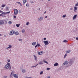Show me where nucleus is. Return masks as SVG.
<instances>
[{"instance_id": "e433bc0d", "label": "nucleus", "mask_w": 78, "mask_h": 78, "mask_svg": "<svg viewBox=\"0 0 78 78\" xmlns=\"http://www.w3.org/2000/svg\"><path fill=\"white\" fill-rule=\"evenodd\" d=\"M30 3H34V2H33V1H30Z\"/></svg>"}, {"instance_id": "9b49d317", "label": "nucleus", "mask_w": 78, "mask_h": 78, "mask_svg": "<svg viewBox=\"0 0 78 78\" xmlns=\"http://www.w3.org/2000/svg\"><path fill=\"white\" fill-rule=\"evenodd\" d=\"M43 18L42 17H40L39 18H38V20H40V21L41 20H43Z\"/></svg>"}, {"instance_id": "603ef678", "label": "nucleus", "mask_w": 78, "mask_h": 78, "mask_svg": "<svg viewBox=\"0 0 78 78\" xmlns=\"http://www.w3.org/2000/svg\"><path fill=\"white\" fill-rule=\"evenodd\" d=\"M20 6H22V4H20Z\"/></svg>"}, {"instance_id": "473e14b6", "label": "nucleus", "mask_w": 78, "mask_h": 78, "mask_svg": "<svg viewBox=\"0 0 78 78\" xmlns=\"http://www.w3.org/2000/svg\"><path fill=\"white\" fill-rule=\"evenodd\" d=\"M37 45L38 47H41V45H40V44H37Z\"/></svg>"}, {"instance_id": "0eeeda50", "label": "nucleus", "mask_w": 78, "mask_h": 78, "mask_svg": "<svg viewBox=\"0 0 78 78\" xmlns=\"http://www.w3.org/2000/svg\"><path fill=\"white\" fill-rule=\"evenodd\" d=\"M12 45H11V44H9V47H7L6 48V50H8L9 48H12Z\"/></svg>"}, {"instance_id": "e2e57ef3", "label": "nucleus", "mask_w": 78, "mask_h": 78, "mask_svg": "<svg viewBox=\"0 0 78 78\" xmlns=\"http://www.w3.org/2000/svg\"><path fill=\"white\" fill-rule=\"evenodd\" d=\"M31 77H28V78H31Z\"/></svg>"}, {"instance_id": "864d4df0", "label": "nucleus", "mask_w": 78, "mask_h": 78, "mask_svg": "<svg viewBox=\"0 0 78 78\" xmlns=\"http://www.w3.org/2000/svg\"><path fill=\"white\" fill-rule=\"evenodd\" d=\"M47 12V11H45V12H44V14H45Z\"/></svg>"}, {"instance_id": "20e7f679", "label": "nucleus", "mask_w": 78, "mask_h": 78, "mask_svg": "<svg viewBox=\"0 0 78 78\" xmlns=\"http://www.w3.org/2000/svg\"><path fill=\"white\" fill-rule=\"evenodd\" d=\"M44 43V44L45 45H48L49 44V43H48V41H43Z\"/></svg>"}, {"instance_id": "5701e85b", "label": "nucleus", "mask_w": 78, "mask_h": 78, "mask_svg": "<svg viewBox=\"0 0 78 78\" xmlns=\"http://www.w3.org/2000/svg\"><path fill=\"white\" fill-rule=\"evenodd\" d=\"M5 6H6V5H4V4H2V8H4V7H5Z\"/></svg>"}, {"instance_id": "f257e3e1", "label": "nucleus", "mask_w": 78, "mask_h": 78, "mask_svg": "<svg viewBox=\"0 0 78 78\" xmlns=\"http://www.w3.org/2000/svg\"><path fill=\"white\" fill-rule=\"evenodd\" d=\"M5 69H9V70L11 69V64L9 63H7V64L5 66Z\"/></svg>"}, {"instance_id": "8fccbe9b", "label": "nucleus", "mask_w": 78, "mask_h": 78, "mask_svg": "<svg viewBox=\"0 0 78 78\" xmlns=\"http://www.w3.org/2000/svg\"><path fill=\"white\" fill-rule=\"evenodd\" d=\"M37 47V44L35 46V48H36V47Z\"/></svg>"}, {"instance_id": "de8ad7c7", "label": "nucleus", "mask_w": 78, "mask_h": 78, "mask_svg": "<svg viewBox=\"0 0 78 78\" xmlns=\"http://www.w3.org/2000/svg\"><path fill=\"white\" fill-rule=\"evenodd\" d=\"M0 12L2 13V12H3V11H2L1 10H0Z\"/></svg>"}, {"instance_id": "9d476101", "label": "nucleus", "mask_w": 78, "mask_h": 78, "mask_svg": "<svg viewBox=\"0 0 78 78\" xmlns=\"http://www.w3.org/2000/svg\"><path fill=\"white\" fill-rule=\"evenodd\" d=\"M34 58L35 60L37 61V57L35 55H34Z\"/></svg>"}, {"instance_id": "a878e982", "label": "nucleus", "mask_w": 78, "mask_h": 78, "mask_svg": "<svg viewBox=\"0 0 78 78\" xmlns=\"http://www.w3.org/2000/svg\"><path fill=\"white\" fill-rule=\"evenodd\" d=\"M43 62H45V63H46V64H48V62H47L45 60H43Z\"/></svg>"}, {"instance_id": "f704fd0d", "label": "nucleus", "mask_w": 78, "mask_h": 78, "mask_svg": "<svg viewBox=\"0 0 78 78\" xmlns=\"http://www.w3.org/2000/svg\"><path fill=\"white\" fill-rule=\"evenodd\" d=\"M40 74L41 75H42V74H43V71H41L40 73Z\"/></svg>"}, {"instance_id": "a18cd8bd", "label": "nucleus", "mask_w": 78, "mask_h": 78, "mask_svg": "<svg viewBox=\"0 0 78 78\" xmlns=\"http://www.w3.org/2000/svg\"><path fill=\"white\" fill-rule=\"evenodd\" d=\"M13 17H14V18H15V19H16V16H13Z\"/></svg>"}, {"instance_id": "09e8293b", "label": "nucleus", "mask_w": 78, "mask_h": 78, "mask_svg": "<svg viewBox=\"0 0 78 78\" xmlns=\"http://www.w3.org/2000/svg\"><path fill=\"white\" fill-rule=\"evenodd\" d=\"M36 67V66H32V67L34 68V67Z\"/></svg>"}, {"instance_id": "c756f323", "label": "nucleus", "mask_w": 78, "mask_h": 78, "mask_svg": "<svg viewBox=\"0 0 78 78\" xmlns=\"http://www.w3.org/2000/svg\"><path fill=\"white\" fill-rule=\"evenodd\" d=\"M4 21L5 22V24H7V23H8V22L7 21H6V20H5Z\"/></svg>"}, {"instance_id": "a211bd4d", "label": "nucleus", "mask_w": 78, "mask_h": 78, "mask_svg": "<svg viewBox=\"0 0 78 78\" xmlns=\"http://www.w3.org/2000/svg\"><path fill=\"white\" fill-rule=\"evenodd\" d=\"M15 34L16 35H18L19 34V32H15Z\"/></svg>"}, {"instance_id": "ea45409f", "label": "nucleus", "mask_w": 78, "mask_h": 78, "mask_svg": "<svg viewBox=\"0 0 78 78\" xmlns=\"http://www.w3.org/2000/svg\"><path fill=\"white\" fill-rule=\"evenodd\" d=\"M23 2H27V0H23Z\"/></svg>"}, {"instance_id": "69168bd1", "label": "nucleus", "mask_w": 78, "mask_h": 78, "mask_svg": "<svg viewBox=\"0 0 78 78\" xmlns=\"http://www.w3.org/2000/svg\"><path fill=\"white\" fill-rule=\"evenodd\" d=\"M76 8V6H75L74 8Z\"/></svg>"}, {"instance_id": "a19ab883", "label": "nucleus", "mask_w": 78, "mask_h": 78, "mask_svg": "<svg viewBox=\"0 0 78 78\" xmlns=\"http://www.w3.org/2000/svg\"><path fill=\"white\" fill-rule=\"evenodd\" d=\"M9 13H10V11H9V12H6V14H9Z\"/></svg>"}, {"instance_id": "c85d7f7f", "label": "nucleus", "mask_w": 78, "mask_h": 78, "mask_svg": "<svg viewBox=\"0 0 78 78\" xmlns=\"http://www.w3.org/2000/svg\"><path fill=\"white\" fill-rule=\"evenodd\" d=\"M66 56H67V54L66 53L65 54V55L64 56V58H65Z\"/></svg>"}, {"instance_id": "4468645a", "label": "nucleus", "mask_w": 78, "mask_h": 78, "mask_svg": "<svg viewBox=\"0 0 78 78\" xmlns=\"http://www.w3.org/2000/svg\"><path fill=\"white\" fill-rule=\"evenodd\" d=\"M36 44V42H34L32 43V45H35Z\"/></svg>"}, {"instance_id": "4be33fe9", "label": "nucleus", "mask_w": 78, "mask_h": 78, "mask_svg": "<svg viewBox=\"0 0 78 78\" xmlns=\"http://www.w3.org/2000/svg\"><path fill=\"white\" fill-rule=\"evenodd\" d=\"M12 22L11 21H9L8 22V23L9 24V25L12 24Z\"/></svg>"}, {"instance_id": "4c0bfd02", "label": "nucleus", "mask_w": 78, "mask_h": 78, "mask_svg": "<svg viewBox=\"0 0 78 78\" xmlns=\"http://www.w3.org/2000/svg\"><path fill=\"white\" fill-rule=\"evenodd\" d=\"M25 3H26V2H23V5H25Z\"/></svg>"}, {"instance_id": "49530a36", "label": "nucleus", "mask_w": 78, "mask_h": 78, "mask_svg": "<svg viewBox=\"0 0 78 78\" xmlns=\"http://www.w3.org/2000/svg\"><path fill=\"white\" fill-rule=\"evenodd\" d=\"M17 3H18L19 4H20V5L21 4V3H20V2H18Z\"/></svg>"}, {"instance_id": "f03ea898", "label": "nucleus", "mask_w": 78, "mask_h": 78, "mask_svg": "<svg viewBox=\"0 0 78 78\" xmlns=\"http://www.w3.org/2000/svg\"><path fill=\"white\" fill-rule=\"evenodd\" d=\"M14 14L15 16H17L18 14V10L17 9H15L14 10Z\"/></svg>"}, {"instance_id": "cd10ccee", "label": "nucleus", "mask_w": 78, "mask_h": 78, "mask_svg": "<svg viewBox=\"0 0 78 78\" xmlns=\"http://www.w3.org/2000/svg\"><path fill=\"white\" fill-rule=\"evenodd\" d=\"M6 10H9V7H6Z\"/></svg>"}, {"instance_id": "6e6d98bb", "label": "nucleus", "mask_w": 78, "mask_h": 78, "mask_svg": "<svg viewBox=\"0 0 78 78\" xmlns=\"http://www.w3.org/2000/svg\"><path fill=\"white\" fill-rule=\"evenodd\" d=\"M47 78H50V76L47 77Z\"/></svg>"}, {"instance_id": "39448f33", "label": "nucleus", "mask_w": 78, "mask_h": 78, "mask_svg": "<svg viewBox=\"0 0 78 78\" xmlns=\"http://www.w3.org/2000/svg\"><path fill=\"white\" fill-rule=\"evenodd\" d=\"M4 24H5V23L4 20H0V26L2 25H4Z\"/></svg>"}, {"instance_id": "7c9ffc66", "label": "nucleus", "mask_w": 78, "mask_h": 78, "mask_svg": "<svg viewBox=\"0 0 78 78\" xmlns=\"http://www.w3.org/2000/svg\"><path fill=\"white\" fill-rule=\"evenodd\" d=\"M29 24H30V23L27 22L26 24V25H29Z\"/></svg>"}, {"instance_id": "c03bdc74", "label": "nucleus", "mask_w": 78, "mask_h": 78, "mask_svg": "<svg viewBox=\"0 0 78 78\" xmlns=\"http://www.w3.org/2000/svg\"><path fill=\"white\" fill-rule=\"evenodd\" d=\"M76 40H77V41H78V37H76Z\"/></svg>"}, {"instance_id": "72a5a7b5", "label": "nucleus", "mask_w": 78, "mask_h": 78, "mask_svg": "<svg viewBox=\"0 0 78 78\" xmlns=\"http://www.w3.org/2000/svg\"><path fill=\"white\" fill-rule=\"evenodd\" d=\"M16 26L17 27H19V26H20V24H16Z\"/></svg>"}, {"instance_id": "338daca9", "label": "nucleus", "mask_w": 78, "mask_h": 78, "mask_svg": "<svg viewBox=\"0 0 78 78\" xmlns=\"http://www.w3.org/2000/svg\"><path fill=\"white\" fill-rule=\"evenodd\" d=\"M2 16V14H0V16Z\"/></svg>"}, {"instance_id": "412c9836", "label": "nucleus", "mask_w": 78, "mask_h": 78, "mask_svg": "<svg viewBox=\"0 0 78 78\" xmlns=\"http://www.w3.org/2000/svg\"><path fill=\"white\" fill-rule=\"evenodd\" d=\"M26 6H27V7H29V6H30V4L28 3H27L26 4Z\"/></svg>"}, {"instance_id": "423d86ee", "label": "nucleus", "mask_w": 78, "mask_h": 78, "mask_svg": "<svg viewBox=\"0 0 78 78\" xmlns=\"http://www.w3.org/2000/svg\"><path fill=\"white\" fill-rule=\"evenodd\" d=\"M74 60H75V58H73L71 59H70V60L69 61V62H72V63H73Z\"/></svg>"}, {"instance_id": "5fc2aeb1", "label": "nucleus", "mask_w": 78, "mask_h": 78, "mask_svg": "<svg viewBox=\"0 0 78 78\" xmlns=\"http://www.w3.org/2000/svg\"><path fill=\"white\" fill-rule=\"evenodd\" d=\"M4 37H6V36L5 35H4Z\"/></svg>"}, {"instance_id": "052dcab7", "label": "nucleus", "mask_w": 78, "mask_h": 78, "mask_svg": "<svg viewBox=\"0 0 78 78\" xmlns=\"http://www.w3.org/2000/svg\"><path fill=\"white\" fill-rule=\"evenodd\" d=\"M25 78H28V77L26 76L25 77Z\"/></svg>"}, {"instance_id": "dca6fc26", "label": "nucleus", "mask_w": 78, "mask_h": 78, "mask_svg": "<svg viewBox=\"0 0 78 78\" xmlns=\"http://www.w3.org/2000/svg\"><path fill=\"white\" fill-rule=\"evenodd\" d=\"M70 50H69L68 51H67L66 52V53H70Z\"/></svg>"}, {"instance_id": "ddd939ff", "label": "nucleus", "mask_w": 78, "mask_h": 78, "mask_svg": "<svg viewBox=\"0 0 78 78\" xmlns=\"http://www.w3.org/2000/svg\"><path fill=\"white\" fill-rule=\"evenodd\" d=\"M72 62H69V64L68 65V66H72Z\"/></svg>"}, {"instance_id": "2eb2a0df", "label": "nucleus", "mask_w": 78, "mask_h": 78, "mask_svg": "<svg viewBox=\"0 0 78 78\" xmlns=\"http://www.w3.org/2000/svg\"><path fill=\"white\" fill-rule=\"evenodd\" d=\"M54 66H58V63H56L55 64H54Z\"/></svg>"}, {"instance_id": "f3484780", "label": "nucleus", "mask_w": 78, "mask_h": 78, "mask_svg": "<svg viewBox=\"0 0 78 78\" xmlns=\"http://www.w3.org/2000/svg\"><path fill=\"white\" fill-rule=\"evenodd\" d=\"M42 53H43V51H41L38 52V55H41L42 54Z\"/></svg>"}, {"instance_id": "c9c22d12", "label": "nucleus", "mask_w": 78, "mask_h": 78, "mask_svg": "<svg viewBox=\"0 0 78 78\" xmlns=\"http://www.w3.org/2000/svg\"><path fill=\"white\" fill-rule=\"evenodd\" d=\"M66 17V15H63L62 16V17H63V18H64V17Z\"/></svg>"}, {"instance_id": "0e129e2a", "label": "nucleus", "mask_w": 78, "mask_h": 78, "mask_svg": "<svg viewBox=\"0 0 78 78\" xmlns=\"http://www.w3.org/2000/svg\"><path fill=\"white\" fill-rule=\"evenodd\" d=\"M45 18H47V16H46L45 17Z\"/></svg>"}, {"instance_id": "13d9d810", "label": "nucleus", "mask_w": 78, "mask_h": 78, "mask_svg": "<svg viewBox=\"0 0 78 78\" xmlns=\"http://www.w3.org/2000/svg\"><path fill=\"white\" fill-rule=\"evenodd\" d=\"M22 39H19V41H22Z\"/></svg>"}, {"instance_id": "2f4dec72", "label": "nucleus", "mask_w": 78, "mask_h": 78, "mask_svg": "<svg viewBox=\"0 0 78 78\" xmlns=\"http://www.w3.org/2000/svg\"><path fill=\"white\" fill-rule=\"evenodd\" d=\"M39 64H43V63L42 62H39Z\"/></svg>"}, {"instance_id": "79ce46f5", "label": "nucleus", "mask_w": 78, "mask_h": 78, "mask_svg": "<svg viewBox=\"0 0 78 78\" xmlns=\"http://www.w3.org/2000/svg\"><path fill=\"white\" fill-rule=\"evenodd\" d=\"M7 76H4V78H7Z\"/></svg>"}, {"instance_id": "6e6552de", "label": "nucleus", "mask_w": 78, "mask_h": 78, "mask_svg": "<svg viewBox=\"0 0 78 78\" xmlns=\"http://www.w3.org/2000/svg\"><path fill=\"white\" fill-rule=\"evenodd\" d=\"M13 34H14V31L13 30H12L9 33V34L10 35H13Z\"/></svg>"}, {"instance_id": "6ab92c4d", "label": "nucleus", "mask_w": 78, "mask_h": 78, "mask_svg": "<svg viewBox=\"0 0 78 78\" xmlns=\"http://www.w3.org/2000/svg\"><path fill=\"white\" fill-rule=\"evenodd\" d=\"M68 42V41H67L66 40H65L63 41V42L66 43V42Z\"/></svg>"}, {"instance_id": "37998d69", "label": "nucleus", "mask_w": 78, "mask_h": 78, "mask_svg": "<svg viewBox=\"0 0 78 78\" xmlns=\"http://www.w3.org/2000/svg\"><path fill=\"white\" fill-rule=\"evenodd\" d=\"M50 68H47V70H50Z\"/></svg>"}, {"instance_id": "bb28decb", "label": "nucleus", "mask_w": 78, "mask_h": 78, "mask_svg": "<svg viewBox=\"0 0 78 78\" xmlns=\"http://www.w3.org/2000/svg\"><path fill=\"white\" fill-rule=\"evenodd\" d=\"M74 9L75 12H76V11H75V10H77V8L76 7L75 8H74Z\"/></svg>"}, {"instance_id": "393cba45", "label": "nucleus", "mask_w": 78, "mask_h": 78, "mask_svg": "<svg viewBox=\"0 0 78 78\" xmlns=\"http://www.w3.org/2000/svg\"><path fill=\"white\" fill-rule=\"evenodd\" d=\"M2 14L4 15H5V14H6V12H2Z\"/></svg>"}, {"instance_id": "680f3d73", "label": "nucleus", "mask_w": 78, "mask_h": 78, "mask_svg": "<svg viewBox=\"0 0 78 78\" xmlns=\"http://www.w3.org/2000/svg\"><path fill=\"white\" fill-rule=\"evenodd\" d=\"M38 64H37V65L35 66L36 67V66H38Z\"/></svg>"}, {"instance_id": "bf43d9fd", "label": "nucleus", "mask_w": 78, "mask_h": 78, "mask_svg": "<svg viewBox=\"0 0 78 78\" xmlns=\"http://www.w3.org/2000/svg\"><path fill=\"white\" fill-rule=\"evenodd\" d=\"M73 9V8H72L70 9V10H72Z\"/></svg>"}, {"instance_id": "4d7b16f0", "label": "nucleus", "mask_w": 78, "mask_h": 78, "mask_svg": "<svg viewBox=\"0 0 78 78\" xmlns=\"http://www.w3.org/2000/svg\"><path fill=\"white\" fill-rule=\"evenodd\" d=\"M7 61H8V62H10V60H7Z\"/></svg>"}, {"instance_id": "aec40b11", "label": "nucleus", "mask_w": 78, "mask_h": 78, "mask_svg": "<svg viewBox=\"0 0 78 78\" xmlns=\"http://www.w3.org/2000/svg\"><path fill=\"white\" fill-rule=\"evenodd\" d=\"M26 72V70L25 69H24L22 70V72L23 73H25Z\"/></svg>"}, {"instance_id": "3c124183", "label": "nucleus", "mask_w": 78, "mask_h": 78, "mask_svg": "<svg viewBox=\"0 0 78 78\" xmlns=\"http://www.w3.org/2000/svg\"><path fill=\"white\" fill-rule=\"evenodd\" d=\"M44 40H46V38H44V39H43Z\"/></svg>"}, {"instance_id": "7ed1b4c3", "label": "nucleus", "mask_w": 78, "mask_h": 78, "mask_svg": "<svg viewBox=\"0 0 78 78\" xmlns=\"http://www.w3.org/2000/svg\"><path fill=\"white\" fill-rule=\"evenodd\" d=\"M69 64V62L67 61H65L62 64L63 66H66V65H67Z\"/></svg>"}, {"instance_id": "774afa93", "label": "nucleus", "mask_w": 78, "mask_h": 78, "mask_svg": "<svg viewBox=\"0 0 78 78\" xmlns=\"http://www.w3.org/2000/svg\"><path fill=\"white\" fill-rule=\"evenodd\" d=\"M77 6H78V2H77Z\"/></svg>"}, {"instance_id": "1a4fd4ad", "label": "nucleus", "mask_w": 78, "mask_h": 78, "mask_svg": "<svg viewBox=\"0 0 78 78\" xmlns=\"http://www.w3.org/2000/svg\"><path fill=\"white\" fill-rule=\"evenodd\" d=\"M12 76H14L15 78H18V76L16 74H13Z\"/></svg>"}, {"instance_id": "f8f14e48", "label": "nucleus", "mask_w": 78, "mask_h": 78, "mask_svg": "<svg viewBox=\"0 0 78 78\" xmlns=\"http://www.w3.org/2000/svg\"><path fill=\"white\" fill-rule=\"evenodd\" d=\"M76 17H77V15H76V14L73 17V20H74L75 19H76Z\"/></svg>"}, {"instance_id": "58836bf2", "label": "nucleus", "mask_w": 78, "mask_h": 78, "mask_svg": "<svg viewBox=\"0 0 78 78\" xmlns=\"http://www.w3.org/2000/svg\"><path fill=\"white\" fill-rule=\"evenodd\" d=\"M12 73H11V75L10 76V78H11L12 77V75H11V74H12Z\"/></svg>"}, {"instance_id": "b1692460", "label": "nucleus", "mask_w": 78, "mask_h": 78, "mask_svg": "<svg viewBox=\"0 0 78 78\" xmlns=\"http://www.w3.org/2000/svg\"><path fill=\"white\" fill-rule=\"evenodd\" d=\"M22 33H25V30H23L22 31Z\"/></svg>"}]
</instances>
